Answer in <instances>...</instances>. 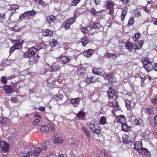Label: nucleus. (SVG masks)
Here are the masks:
<instances>
[{"instance_id":"obj_51","label":"nucleus","mask_w":157,"mask_h":157,"mask_svg":"<svg viewBox=\"0 0 157 157\" xmlns=\"http://www.w3.org/2000/svg\"><path fill=\"white\" fill-rule=\"evenodd\" d=\"M134 18H131L128 21V25L130 26L132 25L134 23Z\"/></svg>"},{"instance_id":"obj_40","label":"nucleus","mask_w":157,"mask_h":157,"mask_svg":"<svg viewBox=\"0 0 157 157\" xmlns=\"http://www.w3.org/2000/svg\"><path fill=\"white\" fill-rule=\"evenodd\" d=\"M106 123V119L104 117H101L100 119V123L101 124L104 125Z\"/></svg>"},{"instance_id":"obj_3","label":"nucleus","mask_w":157,"mask_h":157,"mask_svg":"<svg viewBox=\"0 0 157 157\" xmlns=\"http://www.w3.org/2000/svg\"><path fill=\"white\" fill-rule=\"evenodd\" d=\"M0 149L4 152H7L9 150V144L3 140L0 142Z\"/></svg>"},{"instance_id":"obj_44","label":"nucleus","mask_w":157,"mask_h":157,"mask_svg":"<svg viewBox=\"0 0 157 157\" xmlns=\"http://www.w3.org/2000/svg\"><path fill=\"white\" fill-rule=\"evenodd\" d=\"M101 27V25L100 23H97L95 24H92V25L91 28H100Z\"/></svg>"},{"instance_id":"obj_49","label":"nucleus","mask_w":157,"mask_h":157,"mask_svg":"<svg viewBox=\"0 0 157 157\" xmlns=\"http://www.w3.org/2000/svg\"><path fill=\"white\" fill-rule=\"evenodd\" d=\"M146 111L147 113H148L149 114H153V110L151 109L147 108L146 109Z\"/></svg>"},{"instance_id":"obj_6","label":"nucleus","mask_w":157,"mask_h":157,"mask_svg":"<svg viewBox=\"0 0 157 157\" xmlns=\"http://www.w3.org/2000/svg\"><path fill=\"white\" fill-rule=\"evenodd\" d=\"M59 62L62 64H65L67 63L71 59V57H67L66 56H60Z\"/></svg>"},{"instance_id":"obj_21","label":"nucleus","mask_w":157,"mask_h":157,"mask_svg":"<svg viewBox=\"0 0 157 157\" xmlns=\"http://www.w3.org/2000/svg\"><path fill=\"white\" fill-rule=\"evenodd\" d=\"M140 153L143 155V157H150L151 156L150 153L149 151L145 148H144L142 152Z\"/></svg>"},{"instance_id":"obj_61","label":"nucleus","mask_w":157,"mask_h":157,"mask_svg":"<svg viewBox=\"0 0 157 157\" xmlns=\"http://www.w3.org/2000/svg\"><path fill=\"white\" fill-rule=\"evenodd\" d=\"M149 8L148 6H146L144 8V10L146 12L149 13L150 12V10L148 8Z\"/></svg>"},{"instance_id":"obj_60","label":"nucleus","mask_w":157,"mask_h":157,"mask_svg":"<svg viewBox=\"0 0 157 157\" xmlns=\"http://www.w3.org/2000/svg\"><path fill=\"white\" fill-rule=\"evenodd\" d=\"M32 152L31 151H29L28 153L25 155L23 156V157H28L30 155H31Z\"/></svg>"},{"instance_id":"obj_23","label":"nucleus","mask_w":157,"mask_h":157,"mask_svg":"<svg viewBox=\"0 0 157 157\" xmlns=\"http://www.w3.org/2000/svg\"><path fill=\"white\" fill-rule=\"evenodd\" d=\"M48 127L46 125L42 126L40 129L41 134H44L46 133L49 130Z\"/></svg>"},{"instance_id":"obj_32","label":"nucleus","mask_w":157,"mask_h":157,"mask_svg":"<svg viewBox=\"0 0 157 157\" xmlns=\"http://www.w3.org/2000/svg\"><path fill=\"white\" fill-rule=\"evenodd\" d=\"M55 19L54 16L53 15L48 16L46 18L47 22L49 24L52 23Z\"/></svg>"},{"instance_id":"obj_56","label":"nucleus","mask_w":157,"mask_h":157,"mask_svg":"<svg viewBox=\"0 0 157 157\" xmlns=\"http://www.w3.org/2000/svg\"><path fill=\"white\" fill-rule=\"evenodd\" d=\"M39 57L40 56L38 55H36V56L33 57V59L34 62L35 63L36 62Z\"/></svg>"},{"instance_id":"obj_38","label":"nucleus","mask_w":157,"mask_h":157,"mask_svg":"<svg viewBox=\"0 0 157 157\" xmlns=\"http://www.w3.org/2000/svg\"><path fill=\"white\" fill-rule=\"evenodd\" d=\"M45 48V44L43 43H39L37 46V49L40 50L41 49H44Z\"/></svg>"},{"instance_id":"obj_14","label":"nucleus","mask_w":157,"mask_h":157,"mask_svg":"<svg viewBox=\"0 0 157 157\" xmlns=\"http://www.w3.org/2000/svg\"><path fill=\"white\" fill-rule=\"evenodd\" d=\"M42 34L44 36H51L53 35V32L48 29H45L43 30Z\"/></svg>"},{"instance_id":"obj_33","label":"nucleus","mask_w":157,"mask_h":157,"mask_svg":"<svg viewBox=\"0 0 157 157\" xmlns=\"http://www.w3.org/2000/svg\"><path fill=\"white\" fill-rule=\"evenodd\" d=\"M81 42L83 46H85L88 42V40L86 37H82L81 39Z\"/></svg>"},{"instance_id":"obj_19","label":"nucleus","mask_w":157,"mask_h":157,"mask_svg":"<svg viewBox=\"0 0 157 157\" xmlns=\"http://www.w3.org/2000/svg\"><path fill=\"white\" fill-rule=\"evenodd\" d=\"M143 44V41L142 40H140L138 42L137 44H135L134 46V49L135 50L141 49L142 48Z\"/></svg>"},{"instance_id":"obj_39","label":"nucleus","mask_w":157,"mask_h":157,"mask_svg":"<svg viewBox=\"0 0 157 157\" xmlns=\"http://www.w3.org/2000/svg\"><path fill=\"white\" fill-rule=\"evenodd\" d=\"M28 17L30 16H34L36 14V12L33 10H32L31 11H28L26 12Z\"/></svg>"},{"instance_id":"obj_22","label":"nucleus","mask_w":157,"mask_h":157,"mask_svg":"<svg viewBox=\"0 0 157 157\" xmlns=\"http://www.w3.org/2000/svg\"><path fill=\"white\" fill-rule=\"evenodd\" d=\"M152 63L145 64H143V67L147 71L149 72L152 69Z\"/></svg>"},{"instance_id":"obj_16","label":"nucleus","mask_w":157,"mask_h":157,"mask_svg":"<svg viewBox=\"0 0 157 157\" xmlns=\"http://www.w3.org/2000/svg\"><path fill=\"white\" fill-rule=\"evenodd\" d=\"M107 93L108 97L110 99H112L115 95L114 91L112 88L110 87L108 90Z\"/></svg>"},{"instance_id":"obj_63","label":"nucleus","mask_w":157,"mask_h":157,"mask_svg":"<svg viewBox=\"0 0 157 157\" xmlns=\"http://www.w3.org/2000/svg\"><path fill=\"white\" fill-rule=\"evenodd\" d=\"M17 99L15 97L12 98H11V101L13 103H15L17 102Z\"/></svg>"},{"instance_id":"obj_13","label":"nucleus","mask_w":157,"mask_h":157,"mask_svg":"<svg viewBox=\"0 0 157 157\" xmlns=\"http://www.w3.org/2000/svg\"><path fill=\"white\" fill-rule=\"evenodd\" d=\"M133 123L134 124L138 125L141 127H143L144 125L142 120L139 118L135 119L133 121Z\"/></svg>"},{"instance_id":"obj_37","label":"nucleus","mask_w":157,"mask_h":157,"mask_svg":"<svg viewBox=\"0 0 157 157\" xmlns=\"http://www.w3.org/2000/svg\"><path fill=\"white\" fill-rule=\"evenodd\" d=\"M140 35L141 34L140 33H136L132 38L133 40L134 41H137L140 38Z\"/></svg>"},{"instance_id":"obj_7","label":"nucleus","mask_w":157,"mask_h":157,"mask_svg":"<svg viewBox=\"0 0 157 157\" xmlns=\"http://www.w3.org/2000/svg\"><path fill=\"white\" fill-rule=\"evenodd\" d=\"M13 42H15V44L13 46L17 49H20L21 47V45L23 43V40L21 39H19L17 40H13Z\"/></svg>"},{"instance_id":"obj_12","label":"nucleus","mask_w":157,"mask_h":157,"mask_svg":"<svg viewBox=\"0 0 157 157\" xmlns=\"http://www.w3.org/2000/svg\"><path fill=\"white\" fill-rule=\"evenodd\" d=\"M94 51L93 49H89L84 52L83 54L84 56L89 57L94 54Z\"/></svg>"},{"instance_id":"obj_47","label":"nucleus","mask_w":157,"mask_h":157,"mask_svg":"<svg viewBox=\"0 0 157 157\" xmlns=\"http://www.w3.org/2000/svg\"><path fill=\"white\" fill-rule=\"evenodd\" d=\"M58 42L56 40H54L53 41L50 43V45L52 47H54L58 44Z\"/></svg>"},{"instance_id":"obj_10","label":"nucleus","mask_w":157,"mask_h":157,"mask_svg":"<svg viewBox=\"0 0 157 157\" xmlns=\"http://www.w3.org/2000/svg\"><path fill=\"white\" fill-rule=\"evenodd\" d=\"M61 68V67L59 66V63L53 62L52 64L50 71L51 72L57 71L59 70Z\"/></svg>"},{"instance_id":"obj_34","label":"nucleus","mask_w":157,"mask_h":157,"mask_svg":"<svg viewBox=\"0 0 157 157\" xmlns=\"http://www.w3.org/2000/svg\"><path fill=\"white\" fill-rule=\"evenodd\" d=\"M130 129V127L126 124H123L121 126V130L125 132L127 131Z\"/></svg>"},{"instance_id":"obj_8","label":"nucleus","mask_w":157,"mask_h":157,"mask_svg":"<svg viewBox=\"0 0 157 157\" xmlns=\"http://www.w3.org/2000/svg\"><path fill=\"white\" fill-rule=\"evenodd\" d=\"M52 141L54 143L60 144L63 142V140L58 135L55 134L53 136Z\"/></svg>"},{"instance_id":"obj_58","label":"nucleus","mask_w":157,"mask_h":157,"mask_svg":"<svg viewBox=\"0 0 157 157\" xmlns=\"http://www.w3.org/2000/svg\"><path fill=\"white\" fill-rule=\"evenodd\" d=\"M97 80L98 79L97 78L94 77H92V80H91V83L93 84L95 82L97 81Z\"/></svg>"},{"instance_id":"obj_62","label":"nucleus","mask_w":157,"mask_h":157,"mask_svg":"<svg viewBox=\"0 0 157 157\" xmlns=\"http://www.w3.org/2000/svg\"><path fill=\"white\" fill-rule=\"evenodd\" d=\"M153 70L155 71H157V63H154L153 66Z\"/></svg>"},{"instance_id":"obj_15","label":"nucleus","mask_w":157,"mask_h":157,"mask_svg":"<svg viewBox=\"0 0 157 157\" xmlns=\"http://www.w3.org/2000/svg\"><path fill=\"white\" fill-rule=\"evenodd\" d=\"M79 101V98H76L71 99L70 102L73 105V106L76 107L78 105Z\"/></svg>"},{"instance_id":"obj_45","label":"nucleus","mask_w":157,"mask_h":157,"mask_svg":"<svg viewBox=\"0 0 157 157\" xmlns=\"http://www.w3.org/2000/svg\"><path fill=\"white\" fill-rule=\"evenodd\" d=\"M41 121L40 119L39 118H36L34 120L33 122V124L34 125H37L40 121Z\"/></svg>"},{"instance_id":"obj_59","label":"nucleus","mask_w":157,"mask_h":157,"mask_svg":"<svg viewBox=\"0 0 157 157\" xmlns=\"http://www.w3.org/2000/svg\"><path fill=\"white\" fill-rule=\"evenodd\" d=\"M140 79H141V81L142 82H143L142 83H141V85L142 86H144V81L145 80V78H144V77H141Z\"/></svg>"},{"instance_id":"obj_43","label":"nucleus","mask_w":157,"mask_h":157,"mask_svg":"<svg viewBox=\"0 0 157 157\" xmlns=\"http://www.w3.org/2000/svg\"><path fill=\"white\" fill-rule=\"evenodd\" d=\"M7 121V119L6 118L3 117H0V124H3L6 123Z\"/></svg>"},{"instance_id":"obj_24","label":"nucleus","mask_w":157,"mask_h":157,"mask_svg":"<svg viewBox=\"0 0 157 157\" xmlns=\"http://www.w3.org/2000/svg\"><path fill=\"white\" fill-rule=\"evenodd\" d=\"M123 141L125 144H129L132 141V139L131 137L128 136H126L123 138Z\"/></svg>"},{"instance_id":"obj_2","label":"nucleus","mask_w":157,"mask_h":157,"mask_svg":"<svg viewBox=\"0 0 157 157\" xmlns=\"http://www.w3.org/2000/svg\"><path fill=\"white\" fill-rule=\"evenodd\" d=\"M37 50V49L35 47H31L24 54V57L25 58H31L35 55Z\"/></svg>"},{"instance_id":"obj_52","label":"nucleus","mask_w":157,"mask_h":157,"mask_svg":"<svg viewBox=\"0 0 157 157\" xmlns=\"http://www.w3.org/2000/svg\"><path fill=\"white\" fill-rule=\"evenodd\" d=\"M91 13L94 16H96L97 15V12L94 8H92L91 10Z\"/></svg>"},{"instance_id":"obj_57","label":"nucleus","mask_w":157,"mask_h":157,"mask_svg":"<svg viewBox=\"0 0 157 157\" xmlns=\"http://www.w3.org/2000/svg\"><path fill=\"white\" fill-rule=\"evenodd\" d=\"M15 49H15V48L13 46L10 49L9 52L10 54H12Z\"/></svg>"},{"instance_id":"obj_4","label":"nucleus","mask_w":157,"mask_h":157,"mask_svg":"<svg viewBox=\"0 0 157 157\" xmlns=\"http://www.w3.org/2000/svg\"><path fill=\"white\" fill-rule=\"evenodd\" d=\"M135 150L139 153H141L144 148L143 147L142 142L140 141L136 142L134 144Z\"/></svg>"},{"instance_id":"obj_64","label":"nucleus","mask_w":157,"mask_h":157,"mask_svg":"<svg viewBox=\"0 0 157 157\" xmlns=\"http://www.w3.org/2000/svg\"><path fill=\"white\" fill-rule=\"evenodd\" d=\"M152 102L157 104V97L152 99Z\"/></svg>"},{"instance_id":"obj_17","label":"nucleus","mask_w":157,"mask_h":157,"mask_svg":"<svg viewBox=\"0 0 157 157\" xmlns=\"http://www.w3.org/2000/svg\"><path fill=\"white\" fill-rule=\"evenodd\" d=\"M127 9L126 6L122 8V13L121 15V19L122 21H124L126 15L127 13Z\"/></svg>"},{"instance_id":"obj_42","label":"nucleus","mask_w":157,"mask_h":157,"mask_svg":"<svg viewBox=\"0 0 157 157\" xmlns=\"http://www.w3.org/2000/svg\"><path fill=\"white\" fill-rule=\"evenodd\" d=\"M112 106L114 108H118V102L115 100H113L112 102Z\"/></svg>"},{"instance_id":"obj_55","label":"nucleus","mask_w":157,"mask_h":157,"mask_svg":"<svg viewBox=\"0 0 157 157\" xmlns=\"http://www.w3.org/2000/svg\"><path fill=\"white\" fill-rule=\"evenodd\" d=\"M92 78V77H90L89 78H87L86 79V82L88 83H90L91 82V80Z\"/></svg>"},{"instance_id":"obj_36","label":"nucleus","mask_w":157,"mask_h":157,"mask_svg":"<svg viewBox=\"0 0 157 157\" xmlns=\"http://www.w3.org/2000/svg\"><path fill=\"white\" fill-rule=\"evenodd\" d=\"M142 62L143 64H150L153 63L152 62L150 61L149 59L147 58H144V59L142 60Z\"/></svg>"},{"instance_id":"obj_20","label":"nucleus","mask_w":157,"mask_h":157,"mask_svg":"<svg viewBox=\"0 0 157 157\" xmlns=\"http://www.w3.org/2000/svg\"><path fill=\"white\" fill-rule=\"evenodd\" d=\"M125 48L130 52L132 51V49H134V46L133 44L131 42H127L126 44Z\"/></svg>"},{"instance_id":"obj_31","label":"nucleus","mask_w":157,"mask_h":157,"mask_svg":"<svg viewBox=\"0 0 157 157\" xmlns=\"http://www.w3.org/2000/svg\"><path fill=\"white\" fill-rule=\"evenodd\" d=\"M76 115L79 119H82L85 117V114L84 112L82 111H81L78 113H77Z\"/></svg>"},{"instance_id":"obj_1","label":"nucleus","mask_w":157,"mask_h":157,"mask_svg":"<svg viewBox=\"0 0 157 157\" xmlns=\"http://www.w3.org/2000/svg\"><path fill=\"white\" fill-rule=\"evenodd\" d=\"M99 124L97 123L94 120L91 121L89 125V128L91 131L94 134H99L100 132V128L98 125Z\"/></svg>"},{"instance_id":"obj_18","label":"nucleus","mask_w":157,"mask_h":157,"mask_svg":"<svg viewBox=\"0 0 157 157\" xmlns=\"http://www.w3.org/2000/svg\"><path fill=\"white\" fill-rule=\"evenodd\" d=\"M103 75L105 79L108 80L109 82H113V76L111 74L105 73Z\"/></svg>"},{"instance_id":"obj_54","label":"nucleus","mask_w":157,"mask_h":157,"mask_svg":"<svg viewBox=\"0 0 157 157\" xmlns=\"http://www.w3.org/2000/svg\"><path fill=\"white\" fill-rule=\"evenodd\" d=\"M81 31L82 33H87L88 30L86 27H84L81 29Z\"/></svg>"},{"instance_id":"obj_5","label":"nucleus","mask_w":157,"mask_h":157,"mask_svg":"<svg viewBox=\"0 0 157 157\" xmlns=\"http://www.w3.org/2000/svg\"><path fill=\"white\" fill-rule=\"evenodd\" d=\"M74 22V20L73 18L71 17L68 18L65 20V22L63 23V25L64 26L66 29H68L70 28V26Z\"/></svg>"},{"instance_id":"obj_11","label":"nucleus","mask_w":157,"mask_h":157,"mask_svg":"<svg viewBox=\"0 0 157 157\" xmlns=\"http://www.w3.org/2000/svg\"><path fill=\"white\" fill-rule=\"evenodd\" d=\"M104 6L107 9L113 8L114 5V3L112 1L106 0L104 2Z\"/></svg>"},{"instance_id":"obj_26","label":"nucleus","mask_w":157,"mask_h":157,"mask_svg":"<svg viewBox=\"0 0 157 157\" xmlns=\"http://www.w3.org/2000/svg\"><path fill=\"white\" fill-rule=\"evenodd\" d=\"M4 90L6 93H10L12 92V89L10 85H6L3 87Z\"/></svg>"},{"instance_id":"obj_30","label":"nucleus","mask_w":157,"mask_h":157,"mask_svg":"<svg viewBox=\"0 0 157 157\" xmlns=\"http://www.w3.org/2000/svg\"><path fill=\"white\" fill-rule=\"evenodd\" d=\"M42 151L41 149L39 147L36 148L34 150V151L33 153V155L34 156H38L40 152Z\"/></svg>"},{"instance_id":"obj_29","label":"nucleus","mask_w":157,"mask_h":157,"mask_svg":"<svg viewBox=\"0 0 157 157\" xmlns=\"http://www.w3.org/2000/svg\"><path fill=\"white\" fill-rule=\"evenodd\" d=\"M56 97L53 98L51 101H59L62 100L63 98V95L58 94L56 95Z\"/></svg>"},{"instance_id":"obj_50","label":"nucleus","mask_w":157,"mask_h":157,"mask_svg":"<svg viewBox=\"0 0 157 157\" xmlns=\"http://www.w3.org/2000/svg\"><path fill=\"white\" fill-rule=\"evenodd\" d=\"M141 10L140 9L135 10H134L133 12V13L135 15H140Z\"/></svg>"},{"instance_id":"obj_41","label":"nucleus","mask_w":157,"mask_h":157,"mask_svg":"<svg viewBox=\"0 0 157 157\" xmlns=\"http://www.w3.org/2000/svg\"><path fill=\"white\" fill-rule=\"evenodd\" d=\"M81 0H73L70 3L71 6L76 5Z\"/></svg>"},{"instance_id":"obj_28","label":"nucleus","mask_w":157,"mask_h":157,"mask_svg":"<svg viewBox=\"0 0 157 157\" xmlns=\"http://www.w3.org/2000/svg\"><path fill=\"white\" fill-rule=\"evenodd\" d=\"M103 70L101 68H94L93 70V73L97 75H100L102 72Z\"/></svg>"},{"instance_id":"obj_27","label":"nucleus","mask_w":157,"mask_h":157,"mask_svg":"<svg viewBox=\"0 0 157 157\" xmlns=\"http://www.w3.org/2000/svg\"><path fill=\"white\" fill-rule=\"evenodd\" d=\"M106 56L109 58H112L113 59H115L118 57L119 55L118 54L114 53H111L108 52L106 54Z\"/></svg>"},{"instance_id":"obj_9","label":"nucleus","mask_w":157,"mask_h":157,"mask_svg":"<svg viewBox=\"0 0 157 157\" xmlns=\"http://www.w3.org/2000/svg\"><path fill=\"white\" fill-rule=\"evenodd\" d=\"M126 106L128 110L131 109L133 108L135 105L134 103L129 100H125L124 101Z\"/></svg>"},{"instance_id":"obj_46","label":"nucleus","mask_w":157,"mask_h":157,"mask_svg":"<svg viewBox=\"0 0 157 157\" xmlns=\"http://www.w3.org/2000/svg\"><path fill=\"white\" fill-rule=\"evenodd\" d=\"M5 19V13H4L0 14V22H2Z\"/></svg>"},{"instance_id":"obj_53","label":"nucleus","mask_w":157,"mask_h":157,"mask_svg":"<svg viewBox=\"0 0 157 157\" xmlns=\"http://www.w3.org/2000/svg\"><path fill=\"white\" fill-rule=\"evenodd\" d=\"M18 8V6L15 4H13L11 6V8L13 10H16Z\"/></svg>"},{"instance_id":"obj_25","label":"nucleus","mask_w":157,"mask_h":157,"mask_svg":"<svg viewBox=\"0 0 157 157\" xmlns=\"http://www.w3.org/2000/svg\"><path fill=\"white\" fill-rule=\"evenodd\" d=\"M117 122H120L121 124L124 123L126 120L125 117L123 115L117 116Z\"/></svg>"},{"instance_id":"obj_48","label":"nucleus","mask_w":157,"mask_h":157,"mask_svg":"<svg viewBox=\"0 0 157 157\" xmlns=\"http://www.w3.org/2000/svg\"><path fill=\"white\" fill-rule=\"evenodd\" d=\"M1 82L4 84H6L7 82L6 78L4 76H2L1 78Z\"/></svg>"},{"instance_id":"obj_35","label":"nucleus","mask_w":157,"mask_h":157,"mask_svg":"<svg viewBox=\"0 0 157 157\" xmlns=\"http://www.w3.org/2000/svg\"><path fill=\"white\" fill-rule=\"evenodd\" d=\"M28 17L27 14L26 12L22 14L19 17V20L20 21H22L23 19H25V17Z\"/></svg>"}]
</instances>
